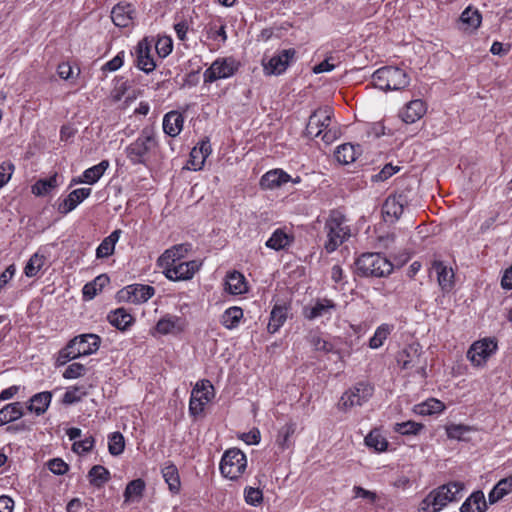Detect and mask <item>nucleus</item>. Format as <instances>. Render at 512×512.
I'll use <instances>...</instances> for the list:
<instances>
[{"instance_id":"nucleus-1","label":"nucleus","mask_w":512,"mask_h":512,"mask_svg":"<svg viewBox=\"0 0 512 512\" xmlns=\"http://www.w3.org/2000/svg\"><path fill=\"white\" fill-rule=\"evenodd\" d=\"M159 148L155 132L150 127L142 129L135 141L130 143L126 149V157L133 165H143L151 168L155 162V155Z\"/></svg>"},{"instance_id":"nucleus-2","label":"nucleus","mask_w":512,"mask_h":512,"mask_svg":"<svg viewBox=\"0 0 512 512\" xmlns=\"http://www.w3.org/2000/svg\"><path fill=\"white\" fill-rule=\"evenodd\" d=\"M346 216L339 210H331L324 223L326 240L324 249L332 253L338 249L351 236V229Z\"/></svg>"},{"instance_id":"nucleus-3","label":"nucleus","mask_w":512,"mask_h":512,"mask_svg":"<svg viewBox=\"0 0 512 512\" xmlns=\"http://www.w3.org/2000/svg\"><path fill=\"white\" fill-rule=\"evenodd\" d=\"M464 488L461 482H450L432 490L421 502L420 512H438L457 499Z\"/></svg>"},{"instance_id":"nucleus-4","label":"nucleus","mask_w":512,"mask_h":512,"mask_svg":"<svg viewBox=\"0 0 512 512\" xmlns=\"http://www.w3.org/2000/svg\"><path fill=\"white\" fill-rule=\"evenodd\" d=\"M409 81L404 70L392 66L382 67L372 75L373 85L383 91L404 89L409 85Z\"/></svg>"},{"instance_id":"nucleus-5","label":"nucleus","mask_w":512,"mask_h":512,"mask_svg":"<svg viewBox=\"0 0 512 512\" xmlns=\"http://www.w3.org/2000/svg\"><path fill=\"white\" fill-rule=\"evenodd\" d=\"M357 270L362 276L385 277L393 271V264L378 252L362 254L356 261Z\"/></svg>"},{"instance_id":"nucleus-6","label":"nucleus","mask_w":512,"mask_h":512,"mask_svg":"<svg viewBox=\"0 0 512 512\" xmlns=\"http://www.w3.org/2000/svg\"><path fill=\"white\" fill-rule=\"evenodd\" d=\"M246 467V455L237 448L225 451L220 462L221 474L231 480L238 479L244 473Z\"/></svg>"},{"instance_id":"nucleus-7","label":"nucleus","mask_w":512,"mask_h":512,"mask_svg":"<svg viewBox=\"0 0 512 512\" xmlns=\"http://www.w3.org/2000/svg\"><path fill=\"white\" fill-rule=\"evenodd\" d=\"M374 387L368 382H358L347 390L340 398L339 409L348 410L355 406H362L373 395Z\"/></svg>"},{"instance_id":"nucleus-8","label":"nucleus","mask_w":512,"mask_h":512,"mask_svg":"<svg viewBox=\"0 0 512 512\" xmlns=\"http://www.w3.org/2000/svg\"><path fill=\"white\" fill-rule=\"evenodd\" d=\"M240 63L232 57L217 58L204 71V83H213L220 79L232 77L239 69Z\"/></svg>"},{"instance_id":"nucleus-9","label":"nucleus","mask_w":512,"mask_h":512,"mask_svg":"<svg viewBox=\"0 0 512 512\" xmlns=\"http://www.w3.org/2000/svg\"><path fill=\"white\" fill-rule=\"evenodd\" d=\"M214 397V387L209 380L198 382L191 392L189 411L192 415H199L204 411L205 405Z\"/></svg>"},{"instance_id":"nucleus-10","label":"nucleus","mask_w":512,"mask_h":512,"mask_svg":"<svg viewBox=\"0 0 512 512\" xmlns=\"http://www.w3.org/2000/svg\"><path fill=\"white\" fill-rule=\"evenodd\" d=\"M155 294V288L144 284H131L117 293L118 301L140 304L148 301Z\"/></svg>"},{"instance_id":"nucleus-11","label":"nucleus","mask_w":512,"mask_h":512,"mask_svg":"<svg viewBox=\"0 0 512 512\" xmlns=\"http://www.w3.org/2000/svg\"><path fill=\"white\" fill-rule=\"evenodd\" d=\"M497 350V342L486 338L472 344L467 352V358L475 365L481 366Z\"/></svg>"},{"instance_id":"nucleus-12","label":"nucleus","mask_w":512,"mask_h":512,"mask_svg":"<svg viewBox=\"0 0 512 512\" xmlns=\"http://www.w3.org/2000/svg\"><path fill=\"white\" fill-rule=\"evenodd\" d=\"M332 109L329 107L315 110L309 117L306 126V135L312 138L318 137L330 125Z\"/></svg>"},{"instance_id":"nucleus-13","label":"nucleus","mask_w":512,"mask_h":512,"mask_svg":"<svg viewBox=\"0 0 512 512\" xmlns=\"http://www.w3.org/2000/svg\"><path fill=\"white\" fill-rule=\"evenodd\" d=\"M300 181L301 178L299 176L293 178L282 169H273L261 177L260 186L262 189L274 190L284 188L289 182L298 184Z\"/></svg>"},{"instance_id":"nucleus-14","label":"nucleus","mask_w":512,"mask_h":512,"mask_svg":"<svg viewBox=\"0 0 512 512\" xmlns=\"http://www.w3.org/2000/svg\"><path fill=\"white\" fill-rule=\"evenodd\" d=\"M407 200L404 194H390L382 205V216L385 222L394 223L403 214Z\"/></svg>"},{"instance_id":"nucleus-15","label":"nucleus","mask_w":512,"mask_h":512,"mask_svg":"<svg viewBox=\"0 0 512 512\" xmlns=\"http://www.w3.org/2000/svg\"><path fill=\"white\" fill-rule=\"evenodd\" d=\"M296 51L294 49H285L272 56L267 63H263L264 71L267 75H280L289 66L294 58Z\"/></svg>"},{"instance_id":"nucleus-16","label":"nucleus","mask_w":512,"mask_h":512,"mask_svg":"<svg viewBox=\"0 0 512 512\" xmlns=\"http://www.w3.org/2000/svg\"><path fill=\"white\" fill-rule=\"evenodd\" d=\"M201 263L192 260L187 262H179L167 269L165 276L172 281L189 280L199 270Z\"/></svg>"},{"instance_id":"nucleus-17","label":"nucleus","mask_w":512,"mask_h":512,"mask_svg":"<svg viewBox=\"0 0 512 512\" xmlns=\"http://www.w3.org/2000/svg\"><path fill=\"white\" fill-rule=\"evenodd\" d=\"M426 109V104L422 100L415 99L405 105L399 116L406 124H412L424 116Z\"/></svg>"},{"instance_id":"nucleus-18","label":"nucleus","mask_w":512,"mask_h":512,"mask_svg":"<svg viewBox=\"0 0 512 512\" xmlns=\"http://www.w3.org/2000/svg\"><path fill=\"white\" fill-rule=\"evenodd\" d=\"M150 45L146 39L141 40L137 45V67L145 73L152 72L156 64L150 54Z\"/></svg>"},{"instance_id":"nucleus-19","label":"nucleus","mask_w":512,"mask_h":512,"mask_svg":"<svg viewBox=\"0 0 512 512\" xmlns=\"http://www.w3.org/2000/svg\"><path fill=\"white\" fill-rule=\"evenodd\" d=\"M420 356V345L418 343H413L398 355L397 361L401 365L402 369H410L421 363Z\"/></svg>"},{"instance_id":"nucleus-20","label":"nucleus","mask_w":512,"mask_h":512,"mask_svg":"<svg viewBox=\"0 0 512 512\" xmlns=\"http://www.w3.org/2000/svg\"><path fill=\"white\" fill-rule=\"evenodd\" d=\"M183 124V115L178 111H170L163 118V131L171 137H176L182 131Z\"/></svg>"},{"instance_id":"nucleus-21","label":"nucleus","mask_w":512,"mask_h":512,"mask_svg":"<svg viewBox=\"0 0 512 512\" xmlns=\"http://www.w3.org/2000/svg\"><path fill=\"white\" fill-rule=\"evenodd\" d=\"M432 269L437 274V281L443 291H450L453 287L454 273L451 268H448L441 261H434Z\"/></svg>"},{"instance_id":"nucleus-22","label":"nucleus","mask_w":512,"mask_h":512,"mask_svg":"<svg viewBox=\"0 0 512 512\" xmlns=\"http://www.w3.org/2000/svg\"><path fill=\"white\" fill-rule=\"evenodd\" d=\"M335 308L336 304L332 300L324 298L318 300L312 307H305L304 316L309 320H314L316 318L330 314L331 311Z\"/></svg>"},{"instance_id":"nucleus-23","label":"nucleus","mask_w":512,"mask_h":512,"mask_svg":"<svg viewBox=\"0 0 512 512\" xmlns=\"http://www.w3.org/2000/svg\"><path fill=\"white\" fill-rule=\"evenodd\" d=\"M294 241L293 234L287 233L284 229H276L266 241V247L279 251L289 247Z\"/></svg>"},{"instance_id":"nucleus-24","label":"nucleus","mask_w":512,"mask_h":512,"mask_svg":"<svg viewBox=\"0 0 512 512\" xmlns=\"http://www.w3.org/2000/svg\"><path fill=\"white\" fill-rule=\"evenodd\" d=\"M361 152L362 150L360 145L345 143L337 148L335 151V158L339 163L347 165L354 162Z\"/></svg>"},{"instance_id":"nucleus-25","label":"nucleus","mask_w":512,"mask_h":512,"mask_svg":"<svg viewBox=\"0 0 512 512\" xmlns=\"http://www.w3.org/2000/svg\"><path fill=\"white\" fill-rule=\"evenodd\" d=\"M225 289L232 295H240L247 292V283L243 274L233 271L227 274Z\"/></svg>"},{"instance_id":"nucleus-26","label":"nucleus","mask_w":512,"mask_h":512,"mask_svg":"<svg viewBox=\"0 0 512 512\" xmlns=\"http://www.w3.org/2000/svg\"><path fill=\"white\" fill-rule=\"evenodd\" d=\"M79 342L77 343L81 356H88L95 353L100 346L101 338L96 334H82L74 337Z\"/></svg>"},{"instance_id":"nucleus-27","label":"nucleus","mask_w":512,"mask_h":512,"mask_svg":"<svg viewBox=\"0 0 512 512\" xmlns=\"http://www.w3.org/2000/svg\"><path fill=\"white\" fill-rule=\"evenodd\" d=\"M133 12L134 11H133L131 5L117 4L116 6L113 7L112 12H111L112 21L118 27H127L130 25V23L133 19V17H132Z\"/></svg>"},{"instance_id":"nucleus-28","label":"nucleus","mask_w":512,"mask_h":512,"mask_svg":"<svg viewBox=\"0 0 512 512\" xmlns=\"http://www.w3.org/2000/svg\"><path fill=\"white\" fill-rule=\"evenodd\" d=\"M183 257V245H176L167 249L159 258L158 265L163 269V273L167 272L168 268L179 263Z\"/></svg>"},{"instance_id":"nucleus-29","label":"nucleus","mask_w":512,"mask_h":512,"mask_svg":"<svg viewBox=\"0 0 512 512\" xmlns=\"http://www.w3.org/2000/svg\"><path fill=\"white\" fill-rule=\"evenodd\" d=\"M109 167L108 160H102L99 164L86 169L81 177L78 180L74 179L75 183H86V184H94L97 182L100 177L104 174L106 169Z\"/></svg>"},{"instance_id":"nucleus-30","label":"nucleus","mask_w":512,"mask_h":512,"mask_svg":"<svg viewBox=\"0 0 512 512\" xmlns=\"http://www.w3.org/2000/svg\"><path fill=\"white\" fill-rule=\"evenodd\" d=\"M486 500L482 491L472 493L461 505V512H485Z\"/></svg>"},{"instance_id":"nucleus-31","label":"nucleus","mask_w":512,"mask_h":512,"mask_svg":"<svg viewBox=\"0 0 512 512\" xmlns=\"http://www.w3.org/2000/svg\"><path fill=\"white\" fill-rule=\"evenodd\" d=\"M89 195L90 194H68V196L63 199L59 198L55 206L59 213L65 215L74 210Z\"/></svg>"},{"instance_id":"nucleus-32","label":"nucleus","mask_w":512,"mask_h":512,"mask_svg":"<svg viewBox=\"0 0 512 512\" xmlns=\"http://www.w3.org/2000/svg\"><path fill=\"white\" fill-rule=\"evenodd\" d=\"M288 308L282 305H275L270 313L267 329L270 333H276L287 319Z\"/></svg>"},{"instance_id":"nucleus-33","label":"nucleus","mask_w":512,"mask_h":512,"mask_svg":"<svg viewBox=\"0 0 512 512\" xmlns=\"http://www.w3.org/2000/svg\"><path fill=\"white\" fill-rule=\"evenodd\" d=\"M109 277L106 274L97 276L93 281L84 285L82 293L85 300H92L98 292L109 284Z\"/></svg>"},{"instance_id":"nucleus-34","label":"nucleus","mask_w":512,"mask_h":512,"mask_svg":"<svg viewBox=\"0 0 512 512\" xmlns=\"http://www.w3.org/2000/svg\"><path fill=\"white\" fill-rule=\"evenodd\" d=\"M121 230H114L109 236L104 238L96 249L97 258H107L114 253L115 245L119 240Z\"/></svg>"},{"instance_id":"nucleus-35","label":"nucleus","mask_w":512,"mask_h":512,"mask_svg":"<svg viewBox=\"0 0 512 512\" xmlns=\"http://www.w3.org/2000/svg\"><path fill=\"white\" fill-rule=\"evenodd\" d=\"M107 319L112 326L119 330H126L133 322V317L124 308L111 311Z\"/></svg>"},{"instance_id":"nucleus-36","label":"nucleus","mask_w":512,"mask_h":512,"mask_svg":"<svg viewBox=\"0 0 512 512\" xmlns=\"http://www.w3.org/2000/svg\"><path fill=\"white\" fill-rule=\"evenodd\" d=\"M23 406L20 402H14L5 405L0 409V426H3L9 422L15 421L22 417Z\"/></svg>"},{"instance_id":"nucleus-37","label":"nucleus","mask_w":512,"mask_h":512,"mask_svg":"<svg viewBox=\"0 0 512 512\" xmlns=\"http://www.w3.org/2000/svg\"><path fill=\"white\" fill-rule=\"evenodd\" d=\"M52 394L48 391L40 392L35 394L30 399L28 409L31 412H35L37 415L45 413L51 402Z\"/></svg>"},{"instance_id":"nucleus-38","label":"nucleus","mask_w":512,"mask_h":512,"mask_svg":"<svg viewBox=\"0 0 512 512\" xmlns=\"http://www.w3.org/2000/svg\"><path fill=\"white\" fill-rule=\"evenodd\" d=\"M243 318V310L240 307L233 306L224 311L221 316V323L227 329H234L239 325Z\"/></svg>"},{"instance_id":"nucleus-39","label":"nucleus","mask_w":512,"mask_h":512,"mask_svg":"<svg viewBox=\"0 0 512 512\" xmlns=\"http://www.w3.org/2000/svg\"><path fill=\"white\" fill-rule=\"evenodd\" d=\"M445 409V405L435 398L428 399L427 401L415 406V413L423 416L441 413Z\"/></svg>"},{"instance_id":"nucleus-40","label":"nucleus","mask_w":512,"mask_h":512,"mask_svg":"<svg viewBox=\"0 0 512 512\" xmlns=\"http://www.w3.org/2000/svg\"><path fill=\"white\" fill-rule=\"evenodd\" d=\"M88 478L91 485L99 488L110 480V472L101 465H94L88 472Z\"/></svg>"},{"instance_id":"nucleus-41","label":"nucleus","mask_w":512,"mask_h":512,"mask_svg":"<svg viewBox=\"0 0 512 512\" xmlns=\"http://www.w3.org/2000/svg\"><path fill=\"white\" fill-rule=\"evenodd\" d=\"M162 476L168 484L170 491L177 493L180 489L178 469L174 464L165 465L162 468Z\"/></svg>"},{"instance_id":"nucleus-42","label":"nucleus","mask_w":512,"mask_h":512,"mask_svg":"<svg viewBox=\"0 0 512 512\" xmlns=\"http://www.w3.org/2000/svg\"><path fill=\"white\" fill-rule=\"evenodd\" d=\"M79 341L77 339H71L67 345L60 350L57 361L60 365L67 363L70 360L81 357V352L77 345Z\"/></svg>"},{"instance_id":"nucleus-43","label":"nucleus","mask_w":512,"mask_h":512,"mask_svg":"<svg viewBox=\"0 0 512 512\" xmlns=\"http://www.w3.org/2000/svg\"><path fill=\"white\" fill-rule=\"evenodd\" d=\"M296 425L294 423H287L278 431L276 444L281 450L289 448L292 444L291 437L295 433Z\"/></svg>"},{"instance_id":"nucleus-44","label":"nucleus","mask_w":512,"mask_h":512,"mask_svg":"<svg viewBox=\"0 0 512 512\" xmlns=\"http://www.w3.org/2000/svg\"><path fill=\"white\" fill-rule=\"evenodd\" d=\"M481 14L477 9H472L471 7H467L460 16V22L466 25L465 29H477L481 24Z\"/></svg>"},{"instance_id":"nucleus-45","label":"nucleus","mask_w":512,"mask_h":512,"mask_svg":"<svg viewBox=\"0 0 512 512\" xmlns=\"http://www.w3.org/2000/svg\"><path fill=\"white\" fill-rule=\"evenodd\" d=\"M145 489V482L138 478L130 481L124 491L125 502H130L134 499L141 498Z\"/></svg>"},{"instance_id":"nucleus-46","label":"nucleus","mask_w":512,"mask_h":512,"mask_svg":"<svg viewBox=\"0 0 512 512\" xmlns=\"http://www.w3.org/2000/svg\"><path fill=\"white\" fill-rule=\"evenodd\" d=\"M365 444L377 452H383L388 447V442L378 430H372L364 439Z\"/></svg>"},{"instance_id":"nucleus-47","label":"nucleus","mask_w":512,"mask_h":512,"mask_svg":"<svg viewBox=\"0 0 512 512\" xmlns=\"http://www.w3.org/2000/svg\"><path fill=\"white\" fill-rule=\"evenodd\" d=\"M392 327L388 324H382L379 326L374 335L370 338L369 346L372 349H377L381 347L384 341L387 339L388 335L391 333Z\"/></svg>"},{"instance_id":"nucleus-48","label":"nucleus","mask_w":512,"mask_h":512,"mask_svg":"<svg viewBox=\"0 0 512 512\" xmlns=\"http://www.w3.org/2000/svg\"><path fill=\"white\" fill-rule=\"evenodd\" d=\"M45 258L42 255H39L38 253H35L31 256V258L28 260L25 268L24 273L27 277H34L37 275V273L40 271L42 266L44 265Z\"/></svg>"},{"instance_id":"nucleus-49","label":"nucleus","mask_w":512,"mask_h":512,"mask_svg":"<svg viewBox=\"0 0 512 512\" xmlns=\"http://www.w3.org/2000/svg\"><path fill=\"white\" fill-rule=\"evenodd\" d=\"M125 448V440L120 432H114L109 436L108 449L111 455H120Z\"/></svg>"},{"instance_id":"nucleus-50","label":"nucleus","mask_w":512,"mask_h":512,"mask_svg":"<svg viewBox=\"0 0 512 512\" xmlns=\"http://www.w3.org/2000/svg\"><path fill=\"white\" fill-rule=\"evenodd\" d=\"M179 318L176 316H167L161 318L156 324V330L163 335L174 332L177 328Z\"/></svg>"},{"instance_id":"nucleus-51","label":"nucleus","mask_w":512,"mask_h":512,"mask_svg":"<svg viewBox=\"0 0 512 512\" xmlns=\"http://www.w3.org/2000/svg\"><path fill=\"white\" fill-rule=\"evenodd\" d=\"M422 428L423 425L421 423L414 421H406L395 425V431L403 435H416Z\"/></svg>"},{"instance_id":"nucleus-52","label":"nucleus","mask_w":512,"mask_h":512,"mask_svg":"<svg viewBox=\"0 0 512 512\" xmlns=\"http://www.w3.org/2000/svg\"><path fill=\"white\" fill-rule=\"evenodd\" d=\"M155 49L159 57L165 58L167 57L173 49V41L169 36L159 37L156 44Z\"/></svg>"},{"instance_id":"nucleus-53","label":"nucleus","mask_w":512,"mask_h":512,"mask_svg":"<svg viewBox=\"0 0 512 512\" xmlns=\"http://www.w3.org/2000/svg\"><path fill=\"white\" fill-rule=\"evenodd\" d=\"M87 392L82 387H73L68 389L63 396L64 404H74L80 402Z\"/></svg>"},{"instance_id":"nucleus-54","label":"nucleus","mask_w":512,"mask_h":512,"mask_svg":"<svg viewBox=\"0 0 512 512\" xmlns=\"http://www.w3.org/2000/svg\"><path fill=\"white\" fill-rule=\"evenodd\" d=\"M309 342L316 351H322L324 353L335 352L333 344L321 338L319 335H311Z\"/></svg>"},{"instance_id":"nucleus-55","label":"nucleus","mask_w":512,"mask_h":512,"mask_svg":"<svg viewBox=\"0 0 512 512\" xmlns=\"http://www.w3.org/2000/svg\"><path fill=\"white\" fill-rule=\"evenodd\" d=\"M245 502L252 506H257L263 501V493L259 488L246 487L244 490Z\"/></svg>"},{"instance_id":"nucleus-56","label":"nucleus","mask_w":512,"mask_h":512,"mask_svg":"<svg viewBox=\"0 0 512 512\" xmlns=\"http://www.w3.org/2000/svg\"><path fill=\"white\" fill-rule=\"evenodd\" d=\"M469 431L470 428L463 424H450L446 426V433L449 439L464 440V434Z\"/></svg>"},{"instance_id":"nucleus-57","label":"nucleus","mask_w":512,"mask_h":512,"mask_svg":"<svg viewBox=\"0 0 512 512\" xmlns=\"http://www.w3.org/2000/svg\"><path fill=\"white\" fill-rule=\"evenodd\" d=\"M57 188V175L46 179L38 180L33 186L31 192H47L50 189Z\"/></svg>"},{"instance_id":"nucleus-58","label":"nucleus","mask_w":512,"mask_h":512,"mask_svg":"<svg viewBox=\"0 0 512 512\" xmlns=\"http://www.w3.org/2000/svg\"><path fill=\"white\" fill-rule=\"evenodd\" d=\"M95 440L92 436L86 437L81 441H75L72 445L74 452L78 454L86 453L92 450Z\"/></svg>"},{"instance_id":"nucleus-59","label":"nucleus","mask_w":512,"mask_h":512,"mask_svg":"<svg viewBox=\"0 0 512 512\" xmlns=\"http://www.w3.org/2000/svg\"><path fill=\"white\" fill-rule=\"evenodd\" d=\"M400 170L399 166H393L392 164H386L382 170L372 176V181H384L390 178L392 175Z\"/></svg>"},{"instance_id":"nucleus-60","label":"nucleus","mask_w":512,"mask_h":512,"mask_svg":"<svg viewBox=\"0 0 512 512\" xmlns=\"http://www.w3.org/2000/svg\"><path fill=\"white\" fill-rule=\"evenodd\" d=\"M84 372H85L84 365L75 362V363L70 364L66 368V370L63 373V377L65 379H76V378L82 376L84 374Z\"/></svg>"},{"instance_id":"nucleus-61","label":"nucleus","mask_w":512,"mask_h":512,"mask_svg":"<svg viewBox=\"0 0 512 512\" xmlns=\"http://www.w3.org/2000/svg\"><path fill=\"white\" fill-rule=\"evenodd\" d=\"M14 165L11 162H3L0 165V189L11 179Z\"/></svg>"},{"instance_id":"nucleus-62","label":"nucleus","mask_w":512,"mask_h":512,"mask_svg":"<svg viewBox=\"0 0 512 512\" xmlns=\"http://www.w3.org/2000/svg\"><path fill=\"white\" fill-rule=\"evenodd\" d=\"M49 470L56 475H63L68 471V464L60 458H54L48 462Z\"/></svg>"},{"instance_id":"nucleus-63","label":"nucleus","mask_w":512,"mask_h":512,"mask_svg":"<svg viewBox=\"0 0 512 512\" xmlns=\"http://www.w3.org/2000/svg\"><path fill=\"white\" fill-rule=\"evenodd\" d=\"M211 151L209 140H203L199 147H194V154L200 155L198 164H204L205 159L210 155Z\"/></svg>"},{"instance_id":"nucleus-64","label":"nucleus","mask_w":512,"mask_h":512,"mask_svg":"<svg viewBox=\"0 0 512 512\" xmlns=\"http://www.w3.org/2000/svg\"><path fill=\"white\" fill-rule=\"evenodd\" d=\"M495 486L503 496L508 495L512 492V475L501 479Z\"/></svg>"}]
</instances>
